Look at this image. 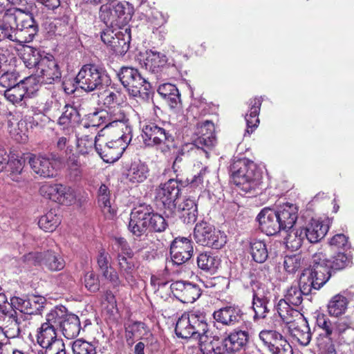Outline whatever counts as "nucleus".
<instances>
[{"mask_svg":"<svg viewBox=\"0 0 354 354\" xmlns=\"http://www.w3.org/2000/svg\"><path fill=\"white\" fill-rule=\"evenodd\" d=\"M249 340V333L246 330L234 329L223 339V343L230 354H234L244 348Z\"/></svg>","mask_w":354,"mask_h":354,"instance_id":"2f4dec72","label":"nucleus"},{"mask_svg":"<svg viewBox=\"0 0 354 354\" xmlns=\"http://www.w3.org/2000/svg\"><path fill=\"white\" fill-rule=\"evenodd\" d=\"M28 162L35 174L43 178H55L57 175L56 161L46 156L30 154Z\"/></svg>","mask_w":354,"mask_h":354,"instance_id":"412c9836","label":"nucleus"},{"mask_svg":"<svg viewBox=\"0 0 354 354\" xmlns=\"http://www.w3.org/2000/svg\"><path fill=\"white\" fill-rule=\"evenodd\" d=\"M250 253L257 263H262L268 257V252L264 241L253 239L250 243Z\"/></svg>","mask_w":354,"mask_h":354,"instance_id":"49530a36","label":"nucleus"},{"mask_svg":"<svg viewBox=\"0 0 354 354\" xmlns=\"http://www.w3.org/2000/svg\"><path fill=\"white\" fill-rule=\"evenodd\" d=\"M350 292L351 290L345 291L335 295L330 299L327 305V310L330 316L337 317L344 314L348 307V297Z\"/></svg>","mask_w":354,"mask_h":354,"instance_id":"f704fd0d","label":"nucleus"},{"mask_svg":"<svg viewBox=\"0 0 354 354\" xmlns=\"http://www.w3.org/2000/svg\"><path fill=\"white\" fill-rule=\"evenodd\" d=\"M130 38V35L127 32V29L125 32L117 31L115 33L114 39L110 44V47L115 53L122 55L129 50Z\"/></svg>","mask_w":354,"mask_h":354,"instance_id":"a18cd8bd","label":"nucleus"},{"mask_svg":"<svg viewBox=\"0 0 354 354\" xmlns=\"http://www.w3.org/2000/svg\"><path fill=\"white\" fill-rule=\"evenodd\" d=\"M284 337L275 330H262L259 334V338L263 346L269 351Z\"/></svg>","mask_w":354,"mask_h":354,"instance_id":"3c124183","label":"nucleus"},{"mask_svg":"<svg viewBox=\"0 0 354 354\" xmlns=\"http://www.w3.org/2000/svg\"><path fill=\"white\" fill-rule=\"evenodd\" d=\"M73 354H96V349L91 343L78 339L72 344Z\"/></svg>","mask_w":354,"mask_h":354,"instance_id":"13d9d810","label":"nucleus"},{"mask_svg":"<svg viewBox=\"0 0 354 354\" xmlns=\"http://www.w3.org/2000/svg\"><path fill=\"white\" fill-rule=\"evenodd\" d=\"M85 287L91 292H96L100 289L98 277L93 272H87L84 276Z\"/></svg>","mask_w":354,"mask_h":354,"instance_id":"774afa93","label":"nucleus"},{"mask_svg":"<svg viewBox=\"0 0 354 354\" xmlns=\"http://www.w3.org/2000/svg\"><path fill=\"white\" fill-rule=\"evenodd\" d=\"M316 326L324 331L325 337H331L333 335V325L329 318L323 313H318L316 317Z\"/></svg>","mask_w":354,"mask_h":354,"instance_id":"052dcab7","label":"nucleus"},{"mask_svg":"<svg viewBox=\"0 0 354 354\" xmlns=\"http://www.w3.org/2000/svg\"><path fill=\"white\" fill-rule=\"evenodd\" d=\"M170 254L172 262L182 265L191 259L193 246L190 239L186 237H177L171 244Z\"/></svg>","mask_w":354,"mask_h":354,"instance_id":"b1692460","label":"nucleus"},{"mask_svg":"<svg viewBox=\"0 0 354 354\" xmlns=\"http://www.w3.org/2000/svg\"><path fill=\"white\" fill-rule=\"evenodd\" d=\"M0 75V86L7 89L19 84V75L15 70H5Z\"/></svg>","mask_w":354,"mask_h":354,"instance_id":"6e6d98bb","label":"nucleus"},{"mask_svg":"<svg viewBox=\"0 0 354 354\" xmlns=\"http://www.w3.org/2000/svg\"><path fill=\"white\" fill-rule=\"evenodd\" d=\"M257 218L261 230L268 236L274 235L282 230L276 212L273 209H263Z\"/></svg>","mask_w":354,"mask_h":354,"instance_id":"c756f323","label":"nucleus"},{"mask_svg":"<svg viewBox=\"0 0 354 354\" xmlns=\"http://www.w3.org/2000/svg\"><path fill=\"white\" fill-rule=\"evenodd\" d=\"M302 323H293L288 324V329L290 335L301 345L307 346L311 339V333L308 323L301 320Z\"/></svg>","mask_w":354,"mask_h":354,"instance_id":"4c0bfd02","label":"nucleus"},{"mask_svg":"<svg viewBox=\"0 0 354 354\" xmlns=\"http://www.w3.org/2000/svg\"><path fill=\"white\" fill-rule=\"evenodd\" d=\"M110 82L109 77L93 64L83 66L75 77L77 86L86 92L102 89Z\"/></svg>","mask_w":354,"mask_h":354,"instance_id":"0eeeda50","label":"nucleus"},{"mask_svg":"<svg viewBox=\"0 0 354 354\" xmlns=\"http://www.w3.org/2000/svg\"><path fill=\"white\" fill-rule=\"evenodd\" d=\"M328 281V277L324 275L319 270L306 268L301 272L299 286H291L286 292L284 299L294 306H299L303 301V295L312 293L313 290H318Z\"/></svg>","mask_w":354,"mask_h":354,"instance_id":"7ed1b4c3","label":"nucleus"},{"mask_svg":"<svg viewBox=\"0 0 354 354\" xmlns=\"http://www.w3.org/2000/svg\"><path fill=\"white\" fill-rule=\"evenodd\" d=\"M183 183L176 179H169L167 182L161 184L156 189V200L162 206L171 210L176 206V200L180 192Z\"/></svg>","mask_w":354,"mask_h":354,"instance_id":"a211bd4d","label":"nucleus"},{"mask_svg":"<svg viewBox=\"0 0 354 354\" xmlns=\"http://www.w3.org/2000/svg\"><path fill=\"white\" fill-rule=\"evenodd\" d=\"M194 134L196 136L194 144L198 148L206 147L211 149L216 142L214 136V124L210 120L197 122L194 129Z\"/></svg>","mask_w":354,"mask_h":354,"instance_id":"4be33fe9","label":"nucleus"},{"mask_svg":"<svg viewBox=\"0 0 354 354\" xmlns=\"http://www.w3.org/2000/svg\"><path fill=\"white\" fill-rule=\"evenodd\" d=\"M106 113L109 129L116 128L111 130V133H120L124 135L132 136V130L129 124V119L120 106H117L110 108L109 111H106Z\"/></svg>","mask_w":354,"mask_h":354,"instance_id":"5701e85b","label":"nucleus"},{"mask_svg":"<svg viewBox=\"0 0 354 354\" xmlns=\"http://www.w3.org/2000/svg\"><path fill=\"white\" fill-rule=\"evenodd\" d=\"M28 324L29 323H22L17 315H15L12 317H10V319L1 325L4 326L5 330H3V333L5 337L7 339L19 337L21 333L24 334Z\"/></svg>","mask_w":354,"mask_h":354,"instance_id":"ea45409f","label":"nucleus"},{"mask_svg":"<svg viewBox=\"0 0 354 354\" xmlns=\"http://www.w3.org/2000/svg\"><path fill=\"white\" fill-rule=\"evenodd\" d=\"M57 318H59V314H54L51 310L46 315L45 322L37 328L36 339L39 348H43L62 340L57 337Z\"/></svg>","mask_w":354,"mask_h":354,"instance_id":"2eb2a0df","label":"nucleus"},{"mask_svg":"<svg viewBox=\"0 0 354 354\" xmlns=\"http://www.w3.org/2000/svg\"><path fill=\"white\" fill-rule=\"evenodd\" d=\"M108 117L106 111L100 110L90 113L85 116L82 127L84 130L91 129V133H95L97 128L102 125H105L106 129H109L106 118Z\"/></svg>","mask_w":354,"mask_h":354,"instance_id":"58836bf2","label":"nucleus"},{"mask_svg":"<svg viewBox=\"0 0 354 354\" xmlns=\"http://www.w3.org/2000/svg\"><path fill=\"white\" fill-rule=\"evenodd\" d=\"M304 264V259L299 254L286 256L283 260V268L289 274L295 273Z\"/></svg>","mask_w":354,"mask_h":354,"instance_id":"5fc2aeb1","label":"nucleus"},{"mask_svg":"<svg viewBox=\"0 0 354 354\" xmlns=\"http://www.w3.org/2000/svg\"><path fill=\"white\" fill-rule=\"evenodd\" d=\"M291 305L287 300L281 299L275 306L277 314L287 325L294 322V318L299 317L301 319V313L291 307Z\"/></svg>","mask_w":354,"mask_h":354,"instance_id":"a19ab883","label":"nucleus"},{"mask_svg":"<svg viewBox=\"0 0 354 354\" xmlns=\"http://www.w3.org/2000/svg\"><path fill=\"white\" fill-rule=\"evenodd\" d=\"M269 352L270 354H293L291 345L284 337L270 350Z\"/></svg>","mask_w":354,"mask_h":354,"instance_id":"338daca9","label":"nucleus"},{"mask_svg":"<svg viewBox=\"0 0 354 354\" xmlns=\"http://www.w3.org/2000/svg\"><path fill=\"white\" fill-rule=\"evenodd\" d=\"M11 305L21 313L28 315H36L41 313L44 308L45 298L32 295L28 298L13 297L10 299Z\"/></svg>","mask_w":354,"mask_h":354,"instance_id":"bb28decb","label":"nucleus"},{"mask_svg":"<svg viewBox=\"0 0 354 354\" xmlns=\"http://www.w3.org/2000/svg\"><path fill=\"white\" fill-rule=\"evenodd\" d=\"M60 222L59 216L51 209L40 217L38 225L44 231L52 232L56 230Z\"/></svg>","mask_w":354,"mask_h":354,"instance_id":"09e8293b","label":"nucleus"},{"mask_svg":"<svg viewBox=\"0 0 354 354\" xmlns=\"http://www.w3.org/2000/svg\"><path fill=\"white\" fill-rule=\"evenodd\" d=\"M80 121L81 116L76 107L66 104L62 115L58 118L57 124L64 133L73 135Z\"/></svg>","mask_w":354,"mask_h":354,"instance_id":"c85d7f7f","label":"nucleus"},{"mask_svg":"<svg viewBox=\"0 0 354 354\" xmlns=\"http://www.w3.org/2000/svg\"><path fill=\"white\" fill-rule=\"evenodd\" d=\"M28 259L32 260L35 264L44 266L50 271H59L65 266V261L61 254L53 250L30 253Z\"/></svg>","mask_w":354,"mask_h":354,"instance_id":"6ab92c4d","label":"nucleus"},{"mask_svg":"<svg viewBox=\"0 0 354 354\" xmlns=\"http://www.w3.org/2000/svg\"><path fill=\"white\" fill-rule=\"evenodd\" d=\"M105 140H100L101 134L95 136V149L106 162L117 161L130 143L132 136L111 133Z\"/></svg>","mask_w":354,"mask_h":354,"instance_id":"39448f33","label":"nucleus"},{"mask_svg":"<svg viewBox=\"0 0 354 354\" xmlns=\"http://www.w3.org/2000/svg\"><path fill=\"white\" fill-rule=\"evenodd\" d=\"M216 178V174L212 172L207 167H205L197 175L193 177L190 184L193 187L203 189V188L207 187L210 184V181Z\"/></svg>","mask_w":354,"mask_h":354,"instance_id":"8fccbe9b","label":"nucleus"},{"mask_svg":"<svg viewBox=\"0 0 354 354\" xmlns=\"http://www.w3.org/2000/svg\"><path fill=\"white\" fill-rule=\"evenodd\" d=\"M252 309L254 312V319H264L270 312L268 307L272 297L271 289L266 284L252 282Z\"/></svg>","mask_w":354,"mask_h":354,"instance_id":"ddd939ff","label":"nucleus"},{"mask_svg":"<svg viewBox=\"0 0 354 354\" xmlns=\"http://www.w3.org/2000/svg\"><path fill=\"white\" fill-rule=\"evenodd\" d=\"M208 330L206 322L205 314L199 310L185 313L178 318L175 332L178 337L181 338L195 337H207L206 335Z\"/></svg>","mask_w":354,"mask_h":354,"instance_id":"423d86ee","label":"nucleus"},{"mask_svg":"<svg viewBox=\"0 0 354 354\" xmlns=\"http://www.w3.org/2000/svg\"><path fill=\"white\" fill-rule=\"evenodd\" d=\"M282 230H290L298 218V208L296 205L286 203L274 210Z\"/></svg>","mask_w":354,"mask_h":354,"instance_id":"7c9ffc66","label":"nucleus"},{"mask_svg":"<svg viewBox=\"0 0 354 354\" xmlns=\"http://www.w3.org/2000/svg\"><path fill=\"white\" fill-rule=\"evenodd\" d=\"M168 124L159 125L154 122L146 123L142 126V137L144 144L154 147L165 155L168 154L174 146V138L168 129Z\"/></svg>","mask_w":354,"mask_h":354,"instance_id":"20e7f679","label":"nucleus"},{"mask_svg":"<svg viewBox=\"0 0 354 354\" xmlns=\"http://www.w3.org/2000/svg\"><path fill=\"white\" fill-rule=\"evenodd\" d=\"M350 337H342L338 342L342 354H354V330H350Z\"/></svg>","mask_w":354,"mask_h":354,"instance_id":"0e129e2a","label":"nucleus"},{"mask_svg":"<svg viewBox=\"0 0 354 354\" xmlns=\"http://www.w3.org/2000/svg\"><path fill=\"white\" fill-rule=\"evenodd\" d=\"M39 84L36 77L30 75L19 81V84L4 91L6 99L13 104H22V101L31 98L39 90Z\"/></svg>","mask_w":354,"mask_h":354,"instance_id":"f8f14e48","label":"nucleus"},{"mask_svg":"<svg viewBox=\"0 0 354 354\" xmlns=\"http://www.w3.org/2000/svg\"><path fill=\"white\" fill-rule=\"evenodd\" d=\"M54 314H59L57 328L67 339L76 337L80 332V321L79 317L73 313H69L63 306H56L52 309Z\"/></svg>","mask_w":354,"mask_h":354,"instance_id":"f3484780","label":"nucleus"},{"mask_svg":"<svg viewBox=\"0 0 354 354\" xmlns=\"http://www.w3.org/2000/svg\"><path fill=\"white\" fill-rule=\"evenodd\" d=\"M140 62L147 71L158 77L167 64V58L163 53L150 50L140 54Z\"/></svg>","mask_w":354,"mask_h":354,"instance_id":"cd10ccee","label":"nucleus"},{"mask_svg":"<svg viewBox=\"0 0 354 354\" xmlns=\"http://www.w3.org/2000/svg\"><path fill=\"white\" fill-rule=\"evenodd\" d=\"M306 235V240L311 243H316L320 241L328 231V223L317 219H311L306 225L302 227Z\"/></svg>","mask_w":354,"mask_h":354,"instance_id":"72a5a7b5","label":"nucleus"},{"mask_svg":"<svg viewBox=\"0 0 354 354\" xmlns=\"http://www.w3.org/2000/svg\"><path fill=\"white\" fill-rule=\"evenodd\" d=\"M249 113L245 115L247 128L244 136H250L259 124V114L261 105V99L255 97L250 101Z\"/></svg>","mask_w":354,"mask_h":354,"instance_id":"e433bc0d","label":"nucleus"},{"mask_svg":"<svg viewBox=\"0 0 354 354\" xmlns=\"http://www.w3.org/2000/svg\"><path fill=\"white\" fill-rule=\"evenodd\" d=\"M151 213V208L149 206L142 205L133 209L130 215L129 230L136 236L144 234L147 228L148 216Z\"/></svg>","mask_w":354,"mask_h":354,"instance_id":"393cba45","label":"nucleus"},{"mask_svg":"<svg viewBox=\"0 0 354 354\" xmlns=\"http://www.w3.org/2000/svg\"><path fill=\"white\" fill-rule=\"evenodd\" d=\"M98 205L106 216L111 218L115 215V210L111 205L109 190L104 184L98 189Z\"/></svg>","mask_w":354,"mask_h":354,"instance_id":"c03bdc74","label":"nucleus"},{"mask_svg":"<svg viewBox=\"0 0 354 354\" xmlns=\"http://www.w3.org/2000/svg\"><path fill=\"white\" fill-rule=\"evenodd\" d=\"M37 354H67L63 340L43 348H38Z\"/></svg>","mask_w":354,"mask_h":354,"instance_id":"69168bd1","label":"nucleus"},{"mask_svg":"<svg viewBox=\"0 0 354 354\" xmlns=\"http://www.w3.org/2000/svg\"><path fill=\"white\" fill-rule=\"evenodd\" d=\"M116 0H84L86 3L92 5L101 4L99 16L100 19L107 26H119L127 22L128 13L126 12L127 3L118 2Z\"/></svg>","mask_w":354,"mask_h":354,"instance_id":"6e6552de","label":"nucleus"},{"mask_svg":"<svg viewBox=\"0 0 354 354\" xmlns=\"http://www.w3.org/2000/svg\"><path fill=\"white\" fill-rule=\"evenodd\" d=\"M149 171V168L145 163L134 162L128 169L127 178L131 183H140L147 179Z\"/></svg>","mask_w":354,"mask_h":354,"instance_id":"79ce46f5","label":"nucleus"},{"mask_svg":"<svg viewBox=\"0 0 354 354\" xmlns=\"http://www.w3.org/2000/svg\"><path fill=\"white\" fill-rule=\"evenodd\" d=\"M242 316L241 310L235 305L221 308L213 314L214 319L217 322L227 326L239 323L242 319Z\"/></svg>","mask_w":354,"mask_h":354,"instance_id":"473e14b6","label":"nucleus"},{"mask_svg":"<svg viewBox=\"0 0 354 354\" xmlns=\"http://www.w3.org/2000/svg\"><path fill=\"white\" fill-rule=\"evenodd\" d=\"M232 180L245 192L261 189L262 173L257 165L243 158L235 161L230 167Z\"/></svg>","mask_w":354,"mask_h":354,"instance_id":"f03ea898","label":"nucleus"},{"mask_svg":"<svg viewBox=\"0 0 354 354\" xmlns=\"http://www.w3.org/2000/svg\"><path fill=\"white\" fill-rule=\"evenodd\" d=\"M306 241V235L302 227L290 230L286 237L287 248L292 250L299 249Z\"/></svg>","mask_w":354,"mask_h":354,"instance_id":"de8ad7c7","label":"nucleus"},{"mask_svg":"<svg viewBox=\"0 0 354 354\" xmlns=\"http://www.w3.org/2000/svg\"><path fill=\"white\" fill-rule=\"evenodd\" d=\"M113 246L117 248V261L120 273L130 284L134 281L136 272V264L133 259V252L127 241L122 237L114 238Z\"/></svg>","mask_w":354,"mask_h":354,"instance_id":"1a4fd4ad","label":"nucleus"},{"mask_svg":"<svg viewBox=\"0 0 354 354\" xmlns=\"http://www.w3.org/2000/svg\"><path fill=\"white\" fill-rule=\"evenodd\" d=\"M35 75L41 78L42 82L51 84L61 77V72L54 57L44 55L35 71Z\"/></svg>","mask_w":354,"mask_h":354,"instance_id":"a878e982","label":"nucleus"},{"mask_svg":"<svg viewBox=\"0 0 354 354\" xmlns=\"http://www.w3.org/2000/svg\"><path fill=\"white\" fill-rule=\"evenodd\" d=\"M37 32L38 25L31 14L20 8L8 10L0 24V41L8 39L17 43H28Z\"/></svg>","mask_w":354,"mask_h":354,"instance_id":"f257e3e1","label":"nucleus"},{"mask_svg":"<svg viewBox=\"0 0 354 354\" xmlns=\"http://www.w3.org/2000/svg\"><path fill=\"white\" fill-rule=\"evenodd\" d=\"M118 77L124 87L133 96L138 95L142 88L145 91H148L151 88L148 81L135 68L122 67L118 73Z\"/></svg>","mask_w":354,"mask_h":354,"instance_id":"dca6fc26","label":"nucleus"},{"mask_svg":"<svg viewBox=\"0 0 354 354\" xmlns=\"http://www.w3.org/2000/svg\"><path fill=\"white\" fill-rule=\"evenodd\" d=\"M177 211L184 223H194L198 216V208L195 200L186 198L177 205Z\"/></svg>","mask_w":354,"mask_h":354,"instance_id":"c9c22d12","label":"nucleus"},{"mask_svg":"<svg viewBox=\"0 0 354 354\" xmlns=\"http://www.w3.org/2000/svg\"><path fill=\"white\" fill-rule=\"evenodd\" d=\"M194 237L198 244L214 249H220L226 243V236L206 222L196 225Z\"/></svg>","mask_w":354,"mask_h":354,"instance_id":"9b49d317","label":"nucleus"},{"mask_svg":"<svg viewBox=\"0 0 354 354\" xmlns=\"http://www.w3.org/2000/svg\"><path fill=\"white\" fill-rule=\"evenodd\" d=\"M43 57L37 49L28 46L24 50L22 59L25 66L33 69L35 72Z\"/></svg>","mask_w":354,"mask_h":354,"instance_id":"603ef678","label":"nucleus"},{"mask_svg":"<svg viewBox=\"0 0 354 354\" xmlns=\"http://www.w3.org/2000/svg\"><path fill=\"white\" fill-rule=\"evenodd\" d=\"M198 268L205 271L215 272L220 265V260L207 252L201 253L197 258Z\"/></svg>","mask_w":354,"mask_h":354,"instance_id":"864d4df0","label":"nucleus"},{"mask_svg":"<svg viewBox=\"0 0 354 354\" xmlns=\"http://www.w3.org/2000/svg\"><path fill=\"white\" fill-rule=\"evenodd\" d=\"M39 193L47 199L66 205L73 204L76 200L73 189L60 183H45L40 187Z\"/></svg>","mask_w":354,"mask_h":354,"instance_id":"4468645a","label":"nucleus"},{"mask_svg":"<svg viewBox=\"0 0 354 354\" xmlns=\"http://www.w3.org/2000/svg\"><path fill=\"white\" fill-rule=\"evenodd\" d=\"M148 224L149 227L156 232H164L168 227L166 219L162 215L152 211L150 216H148Z\"/></svg>","mask_w":354,"mask_h":354,"instance_id":"4d7b16f0","label":"nucleus"},{"mask_svg":"<svg viewBox=\"0 0 354 354\" xmlns=\"http://www.w3.org/2000/svg\"><path fill=\"white\" fill-rule=\"evenodd\" d=\"M351 263V257L343 252H339L333 257L332 260H328L326 255L322 252H318L313 254L312 257V265L310 270H319L324 274V277H328V280L331 277L330 270H342L348 266Z\"/></svg>","mask_w":354,"mask_h":354,"instance_id":"9d476101","label":"nucleus"},{"mask_svg":"<svg viewBox=\"0 0 354 354\" xmlns=\"http://www.w3.org/2000/svg\"><path fill=\"white\" fill-rule=\"evenodd\" d=\"M170 289L174 296L185 304L194 302L201 295L198 285L185 281L173 282L170 285Z\"/></svg>","mask_w":354,"mask_h":354,"instance_id":"aec40b11","label":"nucleus"},{"mask_svg":"<svg viewBox=\"0 0 354 354\" xmlns=\"http://www.w3.org/2000/svg\"><path fill=\"white\" fill-rule=\"evenodd\" d=\"M95 136H90L84 135L82 138L77 139V147L78 151L83 154H88L95 149Z\"/></svg>","mask_w":354,"mask_h":354,"instance_id":"bf43d9fd","label":"nucleus"},{"mask_svg":"<svg viewBox=\"0 0 354 354\" xmlns=\"http://www.w3.org/2000/svg\"><path fill=\"white\" fill-rule=\"evenodd\" d=\"M25 161L22 158H8L5 165V173L13 181L19 182L21 180V172L24 166Z\"/></svg>","mask_w":354,"mask_h":354,"instance_id":"37998d69","label":"nucleus"},{"mask_svg":"<svg viewBox=\"0 0 354 354\" xmlns=\"http://www.w3.org/2000/svg\"><path fill=\"white\" fill-rule=\"evenodd\" d=\"M319 354H337L332 337H322L317 339Z\"/></svg>","mask_w":354,"mask_h":354,"instance_id":"e2e57ef3","label":"nucleus"},{"mask_svg":"<svg viewBox=\"0 0 354 354\" xmlns=\"http://www.w3.org/2000/svg\"><path fill=\"white\" fill-rule=\"evenodd\" d=\"M336 323L335 329H333V335L337 337L338 342L342 337H350V330H354L350 326L351 322L348 319H339Z\"/></svg>","mask_w":354,"mask_h":354,"instance_id":"680f3d73","label":"nucleus"}]
</instances>
